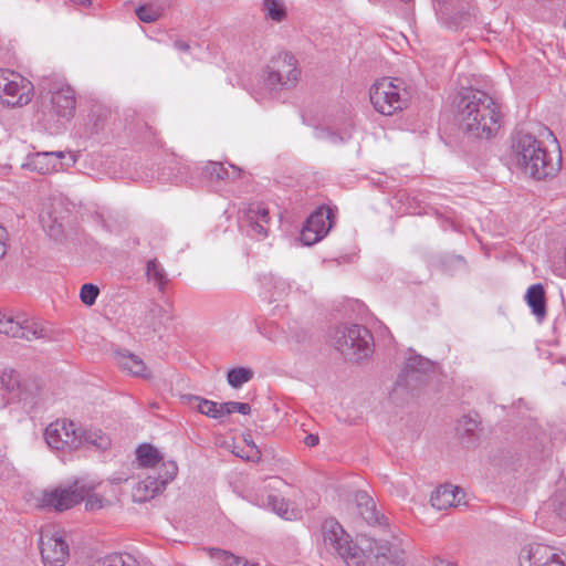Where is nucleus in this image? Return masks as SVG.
<instances>
[{
  "instance_id": "20e7f679",
  "label": "nucleus",
  "mask_w": 566,
  "mask_h": 566,
  "mask_svg": "<svg viewBox=\"0 0 566 566\" xmlns=\"http://www.w3.org/2000/svg\"><path fill=\"white\" fill-rule=\"evenodd\" d=\"M369 96L376 112L391 116L408 106L411 93L402 78L382 77L371 85Z\"/></svg>"
},
{
  "instance_id": "3c124183",
  "label": "nucleus",
  "mask_w": 566,
  "mask_h": 566,
  "mask_svg": "<svg viewBox=\"0 0 566 566\" xmlns=\"http://www.w3.org/2000/svg\"><path fill=\"white\" fill-rule=\"evenodd\" d=\"M306 335H307L306 332L302 331L300 334L293 336V338L295 339V342L301 343V342L305 340Z\"/></svg>"
},
{
  "instance_id": "7c9ffc66",
  "label": "nucleus",
  "mask_w": 566,
  "mask_h": 566,
  "mask_svg": "<svg viewBox=\"0 0 566 566\" xmlns=\"http://www.w3.org/2000/svg\"><path fill=\"white\" fill-rule=\"evenodd\" d=\"M262 11L266 19L274 22H282L287 15L284 0H263Z\"/></svg>"
},
{
  "instance_id": "5fc2aeb1",
  "label": "nucleus",
  "mask_w": 566,
  "mask_h": 566,
  "mask_svg": "<svg viewBox=\"0 0 566 566\" xmlns=\"http://www.w3.org/2000/svg\"><path fill=\"white\" fill-rule=\"evenodd\" d=\"M464 21H467V17L463 14V15H461L459 18H455V22L454 23L458 24V23H462Z\"/></svg>"
},
{
  "instance_id": "7ed1b4c3",
  "label": "nucleus",
  "mask_w": 566,
  "mask_h": 566,
  "mask_svg": "<svg viewBox=\"0 0 566 566\" xmlns=\"http://www.w3.org/2000/svg\"><path fill=\"white\" fill-rule=\"evenodd\" d=\"M301 76L297 60L287 52H282L272 57L263 73L262 83L254 92L258 101L281 91L296 87Z\"/></svg>"
},
{
  "instance_id": "49530a36",
  "label": "nucleus",
  "mask_w": 566,
  "mask_h": 566,
  "mask_svg": "<svg viewBox=\"0 0 566 566\" xmlns=\"http://www.w3.org/2000/svg\"><path fill=\"white\" fill-rule=\"evenodd\" d=\"M283 483V480L279 479V478H273L271 479V482H269L264 489L265 490H277L279 489V485Z\"/></svg>"
},
{
  "instance_id": "cd10ccee",
  "label": "nucleus",
  "mask_w": 566,
  "mask_h": 566,
  "mask_svg": "<svg viewBox=\"0 0 566 566\" xmlns=\"http://www.w3.org/2000/svg\"><path fill=\"white\" fill-rule=\"evenodd\" d=\"M114 358L116 364L128 374L144 378L149 376L145 363L138 356L126 350H118Z\"/></svg>"
},
{
  "instance_id": "ea45409f",
  "label": "nucleus",
  "mask_w": 566,
  "mask_h": 566,
  "mask_svg": "<svg viewBox=\"0 0 566 566\" xmlns=\"http://www.w3.org/2000/svg\"><path fill=\"white\" fill-rule=\"evenodd\" d=\"M224 416L232 412H239L241 415H249L251 412V406L247 402L229 401L223 402Z\"/></svg>"
},
{
  "instance_id": "f03ea898",
  "label": "nucleus",
  "mask_w": 566,
  "mask_h": 566,
  "mask_svg": "<svg viewBox=\"0 0 566 566\" xmlns=\"http://www.w3.org/2000/svg\"><path fill=\"white\" fill-rule=\"evenodd\" d=\"M512 159L524 174L536 180L555 176L560 166V159L553 160L542 142L535 136L517 133L512 138Z\"/></svg>"
},
{
  "instance_id": "c756f323",
  "label": "nucleus",
  "mask_w": 566,
  "mask_h": 566,
  "mask_svg": "<svg viewBox=\"0 0 566 566\" xmlns=\"http://www.w3.org/2000/svg\"><path fill=\"white\" fill-rule=\"evenodd\" d=\"M146 276L149 282L157 286L159 292L163 294L166 292L170 280L165 268L156 259L149 260L147 262Z\"/></svg>"
},
{
  "instance_id": "5701e85b",
  "label": "nucleus",
  "mask_w": 566,
  "mask_h": 566,
  "mask_svg": "<svg viewBox=\"0 0 566 566\" xmlns=\"http://www.w3.org/2000/svg\"><path fill=\"white\" fill-rule=\"evenodd\" d=\"M254 503L259 506L271 509L286 521L296 520L298 515V512L295 509H291L290 503L285 499L277 497L273 494H268L265 497L263 495H256Z\"/></svg>"
},
{
  "instance_id": "423d86ee",
  "label": "nucleus",
  "mask_w": 566,
  "mask_h": 566,
  "mask_svg": "<svg viewBox=\"0 0 566 566\" xmlns=\"http://www.w3.org/2000/svg\"><path fill=\"white\" fill-rule=\"evenodd\" d=\"M335 347L346 358L360 361L374 352V339L370 332L361 325L343 326L334 335Z\"/></svg>"
},
{
  "instance_id": "473e14b6",
  "label": "nucleus",
  "mask_w": 566,
  "mask_h": 566,
  "mask_svg": "<svg viewBox=\"0 0 566 566\" xmlns=\"http://www.w3.org/2000/svg\"><path fill=\"white\" fill-rule=\"evenodd\" d=\"M480 419L476 413L474 415H464L461 419H459L457 424V432L462 438H471L475 437V432L480 426Z\"/></svg>"
},
{
  "instance_id": "f8f14e48",
  "label": "nucleus",
  "mask_w": 566,
  "mask_h": 566,
  "mask_svg": "<svg viewBox=\"0 0 566 566\" xmlns=\"http://www.w3.org/2000/svg\"><path fill=\"white\" fill-rule=\"evenodd\" d=\"M0 334L27 340L40 339L45 336L44 328L24 314L13 315L0 312Z\"/></svg>"
},
{
  "instance_id": "603ef678",
  "label": "nucleus",
  "mask_w": 566,
  "mask_h": 566,
  "mask_svg": "<svg viewBox=\"0 0 566 566\" xmlns=\"http://www.w3.org/2000/svg\"><path fill=\"white\" fill-rule=\"evenodd\" d=\"M157 312H161V307L157 304H154L150 308V313L155 315Z\"/></svg>"
},
{
  "instance_id": "9b49d317",
  "label": "nucleus",
  "mask_w": 566,
  "mask_h": 566,
  "mask_svg": "<svg viewBox=\"0 0 566 566\" xmlns=\"http://www.w3.org/2000/svg\"><path fill=\"white\" fill-rule=\"evenodd\" d=\"M434 364L430 359L411 352L403 369L396 381V389L416 390L427 382L429 373L433 371Z\"/></svg>"
},
{
  "instance_id": "0eeeda50",
  "label": "nucleus",
  "mask_w": 566,
  "mask_h": 566,
  "mask_svg": "<svg viewBox=\"0 0 566 566\" xmlns=\"http://www.w3.org/2000/svg\"><path fill=\"white\" fill-rule=\"evenodd\" d=\"M33 84L11 70H0V101L8 106H24L33 96Z\"/></svg>"
},
{
  "instance_id": "1a4fd4ad",
  "label": "nucleus",
  "mask_w": 566,
  "mask_h": 566,
  "mask_svg": "<svg viewBox=\"0 0 566 566\" xmlns=\"http://www.w3.org/2000/svg\"><path fill=\"white\" fill-rule=\"evenodd\" d=\"M178 473V465L175 461L163 462L156 475H148L137 482L132 491L134 502L143 503L154 499L164 492Z\"/></svg>"
},
{
  "instance_id": "a211bd4d",
  "label": "nucleus",
  "mask_w": 566,
  "mask_h": 566,
  "mask_svg": "<svg viewBox=\"0 0 566 566\" xmlns=\"http://www.w3.org/2000/svg\"><path fill=\"white\" fill-rule=\"evenodd\" d=\"M62 158H64L63 151L34 153L27 156L22 167L41 175H46L62 168L60 161Z\"/></svg>"
},
{
  "instance_id": "a878e982",
  "label": "nucleus",
  "mask_w": 566,
  "mask_h": 566,
  "mask_svg": "<svg viewBox=\"0 0 566 566\" xmlns=\"http://www.w3.org/2000/svg\"><path fill=\"white\" fill-rule=\"evenodd\" d=\"M460 493L461 490L458 486L442 485L431 494V505L439 511L458 506L461 503Z\"/></svg>"
},
{
  "instance_id": "39448f33",
  "label": "nucleus",
  "mask_w": 566,
  "mask_h": 566,
  "mask_svg": "<svg viewBox=\"0 0 566 566\" xmlns=\"http://www.w3.org/2000/svg\"><path fill=\"white\" fill-rule=\"evenodd\" d=\"M321 532L324 547L328 553L339 556L347 566H365V552L353 542L335 518L325 520Z\"/></svg>"
},
{
  "instance_id": "58836bf2",
  "label": "nucleus",
  "mask_w": 566,
  "mask_h": 566,
  "mask_svg": "<svg viewBox=\"0 0 566 566\" xmlns=\"http://www.w3.org/2000/svg\"><path fill=\"white\" fill-rule=\"evenodd\" d=\"M292 284L282 277H277L273 281V293L272 297L274 301H279L290 293Z\"/></svg>"
},
{
  "instance_id": "09e8293b",
  "label": "nucleus",
  "mask_w": 566,
  "mask_h": 566,
  "mask_svg": "<svg viewBox=\"0 0 566 566\" xmlns=\"http://www.w3.org/2000/svg\"><path fill=\"white\" fill-rule=\"evenodd\" d=\"M175 48L178 49L179 51H185L186 52V51L189 50L190 46L185 41L178 40V41L175 42Z\"/></svg>"
},
{
  "instance_id": "79ce46f5",
  "label": "nucleus",
  "mask_w": 566,
  "mask_h": 566,
  "mask_svg": "<svg viewBox=\"0 0 566 566\" xmlns=\"http://www.w3.org/2000/svg\"><path fill=\"white\" fill-rule=\"evenodd\" d=\"M449 0H433L436 13L439 19L444 20L449 18Z\"/></svg>"
},
{
  "instance_id": "2eb2a0df",
  "label": "nucleus",
  "mask_w": 566,
  "mask_h": 566,
  "mask_svg": "<svg viewBox=\"0 0 566 566\" xmlns=\"http://www.w3.org/2000/svg\"><path fill=\"white\" fill-rule=\"evenodd\" d=\"M334 224L333 211L329 208L321 207L306 220L301 232V240L305 245H312L322 240Z\"/></svg>"
},
{
  "instance_id": "f257e3e1",
  "label": "nucleus",
  "mask_w": 566,
  "mask_h": 566,
  "mask_svg": "<svg viewBox=\"0 0 566 566\" xmlns=\"http://www.w3.org/2000/svg\"><path fill=\"white\" fill-rule=\"evenodd\" d=\"M463 128L476 138L495 137L502 126L503 115L497 102L480 90H465L458 103Z\"/></svg>"
},
{
  "instance_id": "ddd939ff",
  "label": "nucleus",
  "mask_w": 566,
  "mask_h": 566,
  "mask_svg": "<svg viewBox=\"0 0 566 566\" xmlns=\"http://www.w3.org/2000/svg\"><path fill=\"white\" fill-rule=\"evenodd\" d=\"M78 428L66 419L56 420L50 423L44 431V439L48 446L55 450H75L81 448Z\"/></svg>"
},
{
  "instance_id": "4be33fe9",
  "label": "nucleus",
  "mask_w": 566,
  "mask_h": 566,
  "mask_svg": "<svg viewBox=\"0 0 566 566\" xmlns=\"http://www.w3.org/2000/svg\"><path fill=\"white\" fill-rule=\"evenodd\" d=\"M379 566H401L403 564V551L396 544L376 542L373 547Z\"/></svg>"
},
{
  "instance_id": "a19ab883",
  "label": "nucleus",
  "mask_w": 566,
  "mask_h": 566,
  "mask_svg": "<svg viewBox=\"0 0 566 566\" xmlns=\"http://www.w3.org/2000/svg\"><path fill=\"white\" fill-rule=\"evenodd\" d=\"M88 488V485H86ZM91 490L88 491L87 495L84 497L85 500V507L86 510L94 511L103 507V499L93 494L91 495V491L94 489L93 485H90Z\"/></svg>"
},
{
  "instance_id": "8fccbe9b",
  "label": "nucleus",
  "mask_w": 566,
  "mask_h": 566,
  "mask_svg": "<svg viewBox=\"0 0 566 566\" xmlns=\"http://www.w3.org/2000/svg\"><path fill=\"white\" fill-rule=\"evenodd\" d=\"M72 2L80 7H88L91 6V0H72Z\"/></svg>"
},
{
  "instance_id": "4468645a",
  "label": "nucleus",
  "mask_w": 566,
  "mask_h": 566,
  "mask_svg": "<svg viewBox=\"0 0 566 566\" xmlns=\"http://www.w3.org/2000/svg\"><path fill=\"white\" fill-rule=\"evenodd\" d=\"M39 546L44 566H64L69 558V545L62 533L42 531Z\"/></svg>"
},
{
  "instance_id": "37998d69",
  "label": "nucleus",
  "mask_w": 566,
  "mask_h": 566,
  "mask_svg": "<svg viewBox=\"0 0 566 566\" xmlns=\"http://www.w3.org/2000/svg\"><path fill=\"white\" fill-rule=\"evenodd\" d=\"M303 442L306 447L313 448L318 444L319 438L317 434L310 433L304 438Z\"/></svg>"
},
{
  "instance_id": "393cba45",
  "label": "nucleus",
  "mask_w": 566,
  "mask_h": 566,
  "mask_svg": "<svg viewBox=\"0 0 566 566\" xmlns=\"http://www.w3.org/2000/svg\"><path fill=\"white\" fill-rule=\"evenodd\" d=\"M81 448L105 451L111 447V438L98 428H80Z\"/></svg>"
},
{
  "instance_id": "864d4df0",
  "label": "nucleus",
  "mask_w": 566,
  "mask_h": 566,
  "mask_svg": "<svg viewBox=\"0 0 566 566\" xmlns=\"http://www.w3.org/2000/svg\"><path fill=\"white\" fill-rule=\"evenodd\" d=\"M437 566H457V565H455V564H453V563H450V562L439 560V563L437 564Z\"/></svg>"
},
{
  "instance_id": "2f4dec72",
  "label": "nucleus",
  "mask_w": 566,
  "mask_h": 566,
  "mask_svg": "<svg viewBox=\"0 0 566 566\" xmlns=\"http://www.w3.org/2000/svg\"><path fill=\"white\" fill-rule=\"evenodd\" d=\"M136 457L139 464L146 468L155 467L163 459L158 449L148 443H144L137 448Z\"/></svg>"
},
{
  "instance_id": "9d476101",
  "label": "nucleus",
  "mask_w": 566,
  "mask_h": 566,
  "mask_svg": "<svg viewBox=\"0 0 566 566\" xmlns=\"http://www.w3.org/2000/svg\"><path fill=\"white\" fill-rule=\"evenodd\" d=\"M91 488L75 481L67 488L46 490L40 497V506L48 510L63 512L84 501Z\"/></svg>"
},
{
  "instance_id": "4c0bfd02",
  "label": "nucleus",
  "mask_w": 566,
  "mask_h": 566,
  "mask_svg": "<svg viewBox=\"0 0 566 566\" xmlns=\"http://www.w3.org/2000/svg\"><path fill=\"white\" fill-rule=\"evenodd\" d=\"M98 294L99 289L96 285L92 283H86L81 287L80 298L83 304L92 306L96 302Z\"/></svg>"
},
{
  "instance_id": "aec40b11",
  "label": "nucleus",
  "mask_w": 566,
  "mask_h": 566,
  "mask_svg": "<svg viewBox=\"0 0 566 566\" xmlns=\"http://www.w3.org/2000/svg\"><path fill=\"white\" fill-rule=\"evenodd\" d=\"M202 175L209 181L226 182L239 179L242 175V169L234 165H229L226 167L222 163L209 161L202 168Z\"/></svg>"
},
{
  "instance_id": "c03bdc74",
  "label": "nucleus",
  "mask_w": 566,
  "mask_h": 566,
  "mask_svg": "<svg viewBox=\"0 0 566 566\" xmlns=\"http://www.w3.org/2000/svg\"><path fill=\"white\" fill-rule=\"evenodd\" d=\"M6 230L0 226V259L4 256L7 252V245H6Z\"/></svg>"
},
{
  "instance_id": "c9c22d12",
  "label": "nucleus",
  "mask_w": 566,
  "mask_h": 566,
  "mask_svg": "<svg viewBox=\"0 0 566 566\" xmlns=\"http://www.w3.org/2000/svg\"><path fill=\"white\" fill-rule=\"evenodd\" d=\"M316 138L332 145H338L348 140L350 138V133L347 130L337 133L329 128H319L316 130Z\"/></svg>"
},
{
  "instance_id": "b1692460",
  "label": "nucleus",
  "mask_w": 566,
  "mask_h": 566,
  "mask_svg": "<svg viewBox=\"0 0 566 566\" xmlns=\"http://www.w3.org/2000/svg\"><path fill=\"white\" fill-rule=\"evenodd\" d=\"M355 501L359 515L367 524L381 525L385 523L384 515H380L376 510L375 501L365 491H358L355 494Z\"/></svg>"
},
{
  "instance_id": "6e6552de",
  "label": "nucleus",
  "mask_w": 566,
  "mask_h": 566,
  "mask_svg": "<svg viewBox=\"0 0 566 566\" xmlns=\"http://www.w3.org/2000/svg\"><path fill=\"white\" fill-rule=\"evenodd\" d=\"M41 96L49 98L54 114L62 118H70L75 112V92L62 80L43 78L40 83Z\"/></svg>"
},
{
  "instance_id": "c85d7f7f",
  "label": "nucleus",
  "mask_w": 566,
  "mask_h": 566,
  "mask_svg": "<svg viewBox=\"0 0 566 566\" xmlns=\"http://www.w3.org/2000/svg\"><path fill=\"white\" fill-rule=\"evenodd\" d=\"M526 300L532 312L538 319H543L546 314L545 291L542 284L537 283L528 287Z\"/></svg>"
},
{
  "instance_id": "dca6fc26",
  "label": "nucleus",
  "mask_w": 566,
  "mask_h": 566,
  "mask_svg": "<svg viewBox=\"0 0 566 566\" xmlns=\"http://www.w3.org/2000/svg\"><path fill=\"white\" fill-rule=\"evenodd\" d=\"M521 566H566L564 559L544 544H531L520 555Z\"/></svg>"
},
{
  "instance_id": "a18cd8bd",
  "label": "nucleus",
  "mask_w": 566,
  "mask_h": 566,
  "mask_svg": "<svg viewBox=\"0 0 566 566\" xmlns=\"http://www.w3.org/2000/svg\"><path fill=\"white\" fill-rule=\"evenodd\" d=\"M48 233L51 238L57 239L62 234L61 224H52L51 227H49Z\"/></svg>"
},
{
  "instance_id": "f704fd0d",
  "label": "nucleus",
  "mask_w": 566,
  "mask_h": 566,
  "mask_svg": "<svg viewBox=\"0 0 566 566\" xmlns=\"http://www.w3.org/2000/svg\"><path fill=\"white\" fill-rule=\"evenodd\" d=\"M253 371L249 368L238 367L228 371V384L233 388H240L243 384L251 380Z\"/></svg>"
},
{
  "instance_id": "412c9836",
  "label": "nucleus",
  "mask_w": 566,
  "mask_h": 566,
  "mask_svg": "<svg viewBox=\"0 0 566 566\" xmlns=\"http://www.w3.org/2000/svg\"><path fill=\"white\" fill-rule=\"evenodd\" d=\"M180 399L182 403L209 418L220 419L224 417L223 402L219 403L195 395H182Z\"/></svg>"
},
{
  "instance_id": "bb28decb",
  "label": "nucleus",
  "mask_w": 566,
  "mask_h": 566,
  "mask_svg": "<svg viewBox=\"0 0 566 566\" xmlns=\"http://www.w3.org/2000/svg\"><path fill=\"white\" fill-rule=\"evenodd\" d=\"M0 382L2 388L11 395L10 399L21 401L28 398L25 387L21 384L17 370L4 368L0 375Z\"/></svg>"
},
{
  "instance_id": "72a5a7b5",
  "label": "nucleus",
  "mask_w": 566,
  "mask_h": 566,
  "mask_svg": "<svg viewBox=\"0 0 566 566\" xmlns=\"http://www.w3.org/2000/svg\"><path fill=\"white\" fill-rule=\"evenodd\" d=\"M211 559L216 560L220 566H247V562L242 560L228 551L220 548H208L207 549Z\"/></svg>"
},
{
  "instance_id": "6ab92c4d",
  "label": "nucleus",
  "mask_w": 566,
  "mask_h": 566,
  "mask_svg": "<svg viewBox=\"0 0 566 566\" xmlns=\"http://www.w3.org/2000/svg\"><path fill=\"white\" fill-rule=\"evenodd\" d=\"M549 512L553 513V521L547 523V528L554 530L558 521H566V488H559L539 509L537 520L545 518Z\"/></svg>"
},
{
  "instance_id": "f3484780",
  "label": "nucleus",
  "mask_w": 566,
  "mask_h": 566,
  "mask_svg": "<svg viewBox=\"0 0 566 566\" xmlns=\"http://www.w3.org/2000/svg\"><path fill=\"white\" fill-rule=\"evenodd\" d=\"M270 220L269 209L263 203H253L244 212L243 227L250 237L261 240L268 235Z\"/></svg>"
},
{
  "instance_id": "e433bc0d",
  "label": "nucleus",
  "mask_w": 566,
  "mask_h": 566,
  "mask_svg": "<svg viewBox=\"0 0 566 566\" xmlns=\"http://www.w3.org/2000/svg\"><path fill=\"white\" fill-rule=\"evenodd\" d=\"M163 9L154 4L140 6L136 9V15L142 22L151 23L158 20L161 15Z\"/></svg>"
},
{
  "instance_id": "de8ad7c7",
  "label": "nucleus",
  "mask_w": 566,
  "mask_h": 566,
  "mask_svg": "<svg viewBox=\"0 0 566 566\" xmlns=\"http://www.w3.org/2000/svg\"><path fill=\"white\" fill-rule=\"evenodd\" d=\"M271 327H272L271 325H269V326H264V327H259V332H260L263 336H265V337H268L269 339H271V340H274V342H275V340H277L276 336L272 335L271 331H268V329H269V328H271Z\"/></svg>"
}]
</instances>
